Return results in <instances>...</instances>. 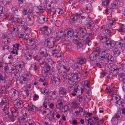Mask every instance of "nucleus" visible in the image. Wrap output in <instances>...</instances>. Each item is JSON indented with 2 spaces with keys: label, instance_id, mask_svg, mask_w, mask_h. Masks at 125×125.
Here are the masks:
<instances>
[{
  "label": "nucleus",
  "instance_id": "nucleus-41",
  "mask_svg": "<svg viewBox=\"0 0 125 125\" xmlns=\"http://www.w3.org/2000/svg\"><path fill=\"white\" fill-rule=\"evenodd\" d=\"M91 120L92 121V122L94 124L96 123H100V122H101L102 123V121L99 120V119L98 117H92L91 118ZM102 124L103 123H102Z\"/></svg>",
  "mask_w": 125,
  "mask_h": 125
},
{
  "label": "nucleus",
  "instance_id": "nucleus-62",
  "mask_svg": "<svg viewBox=\"0 0 125 125\" xmlns=\"http://www.w3.org/2000/svg\"><path fill=\"white\" fill-rule=\"evenodd\" d=\"M63 34H64V33H61L60 32H56V36L62 38L63 36Z\"/></svg>",
  "mask_w": 125,
  "mask_h": 125
},
{
  "label": "nucleus",
  "instance_id": "nucleus-48",
  "mask_svg": "<svg viewBox=\"0 0 125 125\" xmlns=\"http://www.w3.org/2000/svg\"><path fill=\"white\" fill-rule=\"evenodd\" d=\"M8 100L6 98H4L2 99V101L1 102V106H6L8 105Z\"/></svg>",
  "mask_w": 125,
  "mask_h": 125
},
{
  "label": "nucleus",
  "instance_id": "nucleus-36",
  "mask_svg": "<svg viewBox=\"0 0 125 125\" xmlns=\"http://www.w3.org/2000/svg\"><path fill=\"white\" fill-rule=\"evenodd\" d=\"M16 108H17V107H16ZM19 109V110H18V111H17V113H18V112L19 111H21V114L23 115L22 116L26 117L27 115V113H28V112L26 109H22L21 108L19 109L18 108H16V109Z\"/></svg>",
  "mask_w": 125,
  "mask_h": 125
},
{
  "label": "nucleus",
  "instance_id": "nucleus-58",
  "mask_svg": "<svg viewBox=\"0 0 125 125\" xmlns=\"http://www.w3.org/2000/svg\"><path fill=\"white\" fill-rule=\"evenodd\" d=\"M107 9L105 10V12L108 14H111V13L112 10L111 9V8L109 7L107 8L106 7Z\"/></svg>",
  "mask_w": 125,
  "mask_h": 125
},
{
  "label": "nucleus",
  "instance_id": "nucleus-61",
  "mask_svg": "<svg viewBox=\"0 0 125 125\" xmlns=\"http://www.w3.org/2000/svg\"><path fill=\"white\" fill-rule=\"evenodd\" d=\"M117 30L120 32H125V28L124 27H120L117 29Z\"/></svg>",
  "mask_w": 125,
  "mask_h": 125
},
{
  "label": "nucleus",
  "instance_id": "nucleus-60",
  "mask_svg": "<svg viewBox=\"0 0 125 125\" xmlns=\"http://www.w3.org/2000/svg\"><path fill=\"white\" fill-rule=\"evenodd\" d=\"M65 44L67 47L68 48H70V47L71 45V42L69 40H67V42L65 43Z\"/></svg>",
  "mask_w": 125,
  "mask_h": 125
},
{
  "label": "nucleus",
  "instance_id": "nucleus-6",
  "mask_svg": "<svg viewBox=\"0 0 125 125\" xmlns=\"http://www.w3.org/2000/svg\"><path fill=\"white\" fill-rule=\"evenodd\" d=\"M83 85L81 83L76 84L74 87V91L78 94L80 95L85 91Z\"/></svg>",
  "mask_w": 125,
  "mask_h": 125
},
{
  "label": "nucleus",
  "instance_id": "nucleus-19",
  "mask_svg": "<svg viewBox=\"0 0 125 125\" xmlns=\"http://www.w3.org/2000/svg\"><path fill=\"white\" fill-rule=\"evenodd\" d=\"M9 105L1 106V109L2 110V113L4 115H8L9 113Z\"/></svg>",
  "mask_w": 125,
  "mask_h": 125
},
{
  "label": "nucleus",
  "instance_id": "nucleus-64",
  "mask_svg": "<svg viewBox=\"0 0 125 125\" xmlns=\"http://www.w3.org/2000/svg\"><path fill=\"white\" fill-rule=\"evenodd\" d=\"M56 106L57 108L61 109L63 107V103L57 104Z\"/></svg>",
  "mask_w": 125,
  "mask_h": 125
},
{
  "label": "nucleus",
  "instance_id": "nucleus-3",
  "mask_svg": "<svg viewBox=\"0 0 125 125\" xmlns=\"http://www.w3.org/2000/svg\"><path fill=\"white\" fill-rule=\"evenodd\" d=\"M39 64L41 67L44 69L43 73L45 76L48 78L50 77L51 74L54 72L51 70L52 66L44 62L40 63Z\"/></svg>",
  "mask_w": 125,
  "mask_h": 125
},
{
  "label": "nucleus",
  "instance_id": "nucleus-57",
  "mask_svg": "<svg viewBox=\"0 0 125 125\" xmlns=\"http://www.w3.org/2000/svg\"><path fill=\"white\" fill-rule=\"evenodd\" d=\"M92 8V5L90 4H88L87 5L85 9L86 10L87 12H90V10Z\"/></svg>",
  "mask_w": 125,
  "mask_h": 125
},
{
  "label": "nucleus",
  "instance_id": "nucleus-44",
  "mask_svg": "<svg viewBox=\"0 0 125 125\" xmlns=\"http://www.w3.org/2000/svg\"><path fill=\"white\" fill-rule=\"evenodd\" d=\"M113 55L115 57H117L121 53V51L117 49H115L113 51Z\"/></svg>",
  "mask_w": 125,
  "mask_h": 125
},
{
  "label": "nucleus",
  "instance_id": "nucleus-55",
  "mask_svg": "<svg viewBox=\"0 0 125 125\" xmlns=\"http://www.w3.org/2000/svg\"><path fill=\"white\" fill-rule=\"evenodd\" d=\"M27 40H28L29 43H30V44H30V46H32L34 44L35 42L33 40L32 38H28Z\"/></svg>",
  "mask_w": 125,
  "mask_h": 125
},
{
  "label": "nucleus",
  "instance_id": "nucleus-54",
  "mask_svg": "<svg viewBox=\"0 0 125 125\" xmlns=\"http://www.w3.org/2000/svg\"><path fill=\"white\" fill-rule=\"evenodd\" d=\"M33 57L35 60L37 61H39L41 59V57L39 55H33Z\"/></svg>",
  "mask_w": 125,
  "mask_h": 125
},
{
  "label": "nucleus",
  "instance_id": "nucleus-4",
  "mask_svg": "<svg viewBox=\"0 0 125 125\" xmlns=\"http://www.w3.org/2000/svg\"><path fill=\"white\" fill-rule=\"evenodd\" d=\"M78 31L77 32L78 35L76 34L75 37L76 38H78V39L83 40L84 37L88 35L89 34H87L86 29L83 27H80L78 28Z\"/></svg>",
  "mask_w": 125,
  "mask_h": 125
},
{
  "label": "nucleus",
  "instance_id": "nucleus-25",
  "mask_svg": "<svg viewBox=\"0 0 125 125\" xmlns=\"http://www.w3.org/2000/svg\"><path fill=\"white\" fill-rule=\"evenodd\" d=\"M99 38L101 42L104 43H106L109 39L104 34L100 35L99 36Z\"/></svg>",
  "mask_w": 125,
  "mask_h": 125
},
{
  "label": "nucleus",
  "instance_id": "nucleus-24",
  "mask_svg": "<svg viewBox=\"0 0 125 125\" xmlns=\"http://www.w3.org/2000/svg\"><path fill=\"white\" fill-rule=\"evenodd\" d=\"M47 50L44 48L42 47L39 50V52L41 55H42V56L44 58L48 56V54L47 53Z\"/></svg>",
  "mask_w": 125,
  "mask_h": 125
},
{
  "label": "nucleus",
  "instance_id": "nucleus-2",
  "mask_svg": "<svg viewBox=\"0 0 125 125\" xmlns=\"http://www.w3.org/2000/svg\"><path fill=\"white\" fill-rule=\"evenodd\" d=\"M93 36V34L92 33L91 34L89 33L88 36L86 37L85 40H83V39L81 40L76 39L74 40L73 42L80 46H82L83 44H86L89 46L91 45V40L92 39V38Z\"/></svg>",
  "mask_w": 125,
  "mask_h": 125
},
{
  "label": "nucleus",
  "instance_id": "nucleus-16",
  "mask_svg": "<svg viewBox=\"0 0 125 125\" xmlns=\"http://www.w3.org/2000/svg\"><path fill=\"white\" fill-rule=\"evenodd\" d=\"M47 20V17L45 15H41L39 16L38 18V21L39 23L43 24Z\"/></svg>",
  "mask_w": 125,
  "mask_h": 125
},
{
  "label": "nucleus",
  "instance_id": "nucleus-9",
  "mask_svg": "<svg viewBox=\"0 0 125 125\" xmlns=\"http://www.w3.org/2000/svg\"><path fill=\"white\" fill-rule=\"evenodd\" d=\"M47 43V46L50 48H52L53 47L54 44L56 42V40L53 37L49 38L45 41Z\"/></svg>",
  "mask_w": 125,
  "mask_h": 125
},
{
  "label": "nucleus",
  "instance_id": "nucleus-63",
  "mask_svg": "<svg viewBox=\"0 0 125 125\" xmlns=\"http://www.w3.org/2000/svg\"><path fill=\"white\" fill-rule=\"evenodd\" d=\"M56 12L58 14H62L63 13V11L61 9H57Z\"/></svg>",
  "mask_w": 125,
  "mask_h": 125
},
{
  "label": "nucleus",
  "instance_id": "nucleus-12",
  "mask_svg": "<svg viewBox=\"0 0 125 125\" xmlns=\"http://www.w3.org/2000/svg\"><path fill=\"white\" fill-rule=\"evenodd\" d=\"M109 72L110 73V74L112 75L113 73L114 74L118 72L119 69L118 66L115 65H114L109 68Z\"/></svg>",
  "mask_w": 125,
  "mask_h": 125
},
{
  "label": "nucleus",
  "instance_id": "nucleus-22",
  "mask_svg": "<svg viewBox=\"0 0 125 125\" xmlns=\"http://www.w3.org/2000/svg\"><path fill=\"white\" fill-rule=\"evenodd\" d=\"M27 22L29 25H31L34 23V17L31 14H29L27 16Z\"/></svg>",
  "mask_w": 125,
  "mask_h": 125
},
{
  "label": "nucleus",
  "instance_id": "nucleus-5",
  "mask_svg": "<svg viewBox=\"0 0 125 125\" xmlns=\"http://www.w3.org/2000/svg\"><path fill=\"white\" fill-rule=\"evenodd\" d=\"M111 99L112 100L116 101L115 103V105L119 108L124 106V100L121 99L120 97L116 94H113L112 96Z\"/></svg>",
  "mask_w": 125,
  "mask_h": 125
},
{
  "label": "nucleus",
  "instance_id": "nucleus-37",
  "mask_svg": "<svg viewBox=\"0 0 125 125\" xmlns=\"http://www.w3.org/2000/svg\"><path fill=\"white\" fill-rule=\"evenodd\" d=\"M114 57L110 55L107 58V60L105 62V64L107 62H109L110 64H112L114 62Z\"/></svg>",
  "mask_w": 125,
  "mask_h": 125
},
{
  "label": "nucleus",
  "instance_id": "nucleus-40",
  "mask_svg": "<svg viewBox=\"0 0 125 125\" xmlns=\"http://www.w3.org/2000/svg\"><path fill=\"white\" fill-rule=\"evenodd\" d=\"M118 78L120 81H123L125 80V74L123 73H120L118 75Z\"/></svg>",
  "mask_w": 125,
  "mask_h": 125
},
{
  "label": "nucleus",
  "instance_id": "nucleus-29",
  "mask_svg": "<svg viewBox=\"0 0 125 125\" xmlns=\"http://www.w3.org/2000/svg\"><path fill=\"white\" fill-rule=\"evenodd\" d=\"M120 4V2L119 1L117 0H115L111 4V8L113 9H115Z\"/></svg>",
  "mask_w": 125,
  "mask_h": 125
},
{
  "label": "nucleus",
  "instance_id": "nucleus-1",
  "mask_svg": "<svg viewBox=\"0 0 125 125\" xmlns=\"http://www.w3.org/2000/svg\"><path fill=\"white\" fill-rule=\"evenodd\" d=\"M70 63L69 64H62V63L60 62L58 63L57 66V69L61 73H65L72 72V70L71 69L70 67L71 66L74 71H78L79 69L78 64L77 62L73 63L72 65H69Z\"/></svg>",
  "mask_w": 125,
  "mask_h": 125
},
{
  "label": "nucleus",
  "instance_id": "nucleus-26",
  "mask_svg": "<svg viewBox=\"0 0 125 125\" xmlns=\"http://www.w3.org/2000/svg\"><path fill=\"white\" fill-rule=\"evenodd\" d=\"M13 21L15 23L21 24V26H24L25 24V22L21 18H16L13 19Z\"/></svg>",
  "mask_w": 125,
  "mask_h": 125
},
{
  "label": "nucleus",
  "instance_id": "nucleus-7",
  "mask_svg": "<svg viewBox=\"0 0 125 125\" xmlns=\"http://www.w3.org/2000/svg\"><path fill=\"white\" fill-rule=\"evenodd\" d=\"M52 75L51 80L53 83H55L57 85H59L61 83L60 77L56 73L53 72L51 74Z\"/></svg>",
  "mask_w": 125,
  "mask_h": 125
},
{
  "label": "nucleus",
  "instance_id": "nucleus-59",
  "mask_svg": "<svg viewBox=\"0 0 125 125\" xmlns=\"http://www.w3.org/2000/svg\"><path fill=\"white\" fill-rule=\"evenodd\" d=\"M6 88L5 86L2 87L0 89V93L2 94L6 91Z\"/></svg>",
  "mask_w": 125,
  "mask_h": 125
},
{
  "label": "nucleus",
  "instance_id": "nucleus-38",
  "mask_svg": "<svg viewBox=\"0 0 125 125\" xmlns=\"http://www.w3.org/2000/svg\"><path fill=\"white\" fill-rule=\"evenodd\" d=\"M45 59L46 60V63H48V64L52 66V65L53 64L54 62L52 61V59L49 57L48 56L45 57Z\"/></svg>",
  "mask_w": 125,
  "mask_h": 125
},
{
  "label": "nucleus",
  "instance_id": "nucleus-56",
  "mask_svg": "<svg viewBox=\"0 0 125 125\" xmlns=\"http://www.w3.org/2000/svg\"><path fill=\"white\" fill-rule=\"evenodd\" d=\"M108 22L109 23L108 26L109 27L112 26L115 24V23L114 21V20L113 19H109L108 20Z\"/></svg>",
  "mask_w": 125,
  "mask_h": 125
},
{
  "label": "nucleus",
  "instance_id": "nucleus-30",
  "mask_svg": "<svg viewBox=\"0 0 125 125\" xmlns=\"http://www.w3.org/2000/svg\"><path fill=\"white\" fill-rule=\"evenodd\" d=\"M47 96L48 98L49 99H55L56 97V92H50V93H49V94Z\"/></svg>",
  "mask_w": 125,
  "mask_h": 125
},
{
  "label": "nucleus",
  "instance_id": "nucleus-28",
  "mask_svg": "<svg viewBox=\"0 0 125 125\" xmlns=\"http://www.w3.org/2000/svg\"><path fill=\"white\" fill-rule=\"evenodd\" d=\"M59 93L60 95L64 96L66 95L67 91L64 87H61L59 89Z\"/></svg>",
  "mask_w": 125,
  "mask_h": 125
},
{
  "label": "nucleus",
  "instance_id": "nucleus-35",
  "mask_svg": "<svg viewBox=\"0 0 125 125\" xmlns=\"http://www.w3.org/2000/svg\"><path fill=\"white\" fill-rule=\"evenodd\" d=\"M99 61L100 62L99 63H97L96 65V66L98 67L99 68H101L106 64L105 63V62L103 60H101L100 58Z\"/></svg>",
  "mask_w": 125,
  "mask_h": 125
},
{
  "label": "nucleus",
  "instance_id": "nucleus-27",
  "mask_svg": "<svg viewBox=\"0 0 125 125\" xmlns=\"http://www.w3.org/2000/svg\"><path fill=\"white\" fill-rule=\"evenodd\" d=\"M1 38L2 41L6 45L10 43V39L8 36L4 35L2 36Z\"/></svg>",
  "mask_w": 125,
  "mask_h": 125
},
{
  "label": "nucleus",
  "instance_id": "nucleus-8",
  "mask_svg": "<svg viewBox=\"0 0 125 125\" xmlns=\"http://www.w3.org/2000/svg\"><path fill=\"white\" fill-rule=\"evenodd\" d=\"M29 73H27L26 76L24 77H22L20 79L19 83L21 84H26L28 82L31 78V76H29Z\"/></svg>",
  "mask_w": 125,
  "mask_h": 125
},
{
  "label": "nucleus",
  "instance_id": "nucleus-17",
  "mask_svg": "<svg viewBox=\"0 0 125 125\" xmlns=\"http://www.w3.org/2000/svg\"><path fill=\"white\" fill-rule=\"evenodd\" d=\"M18 110H19V109H15V108H12L11 109V113H12V115L13 117H10V120L12 122H13L14 120V117H15L17 116L18 115L17 112L18 111Z\"/></svg>",
  "mask_w": 125,
  "mask_h": 125
},
{
  "label": "nucleus",
  "instance_id": "nucleus-52",
  "mask_svg": "<svg viewBox=\"0 0 125 125\" xmlns=\"http://www.w3.org/2000/svg\"><path fill=\"white\" fill-rule=\"evenodd\" d=\"M110 2V0H102V4L103 5L108 6Z\"/></svg>",
  "mask_w": 125,
  "mask_h": 125
},
{
  "label": "nucleus",
  "instance_id": "nucleus-21",
  "mask_svg": "<svg viewBox=\"0 0 125 125\" xmlns=\"http://www.w3.org/2000/svg\"><path fill=\"white\" fill-rule=\"evenodd\" d=\"M26 117L23 116H21L18 118V122L20 125H23L26 124V123L28 120Z\"/></svg>",
  "mask_w": 125,
  "mask_h": 125
},
{
  "label": "nucleus",
  "instance_id": "nucleus-39",
  "mask_svg": "<svg viewBox=\"0 0 125 125\" xmlns=\"http://www.w3.org/2000/svg\"><path fill=\"white\" fill-rule=\"evenodd\" d=\"M25 125H40L39 123H37L35 124L34 121L31 120L29 119L26 123V124Z\"/></svg>",
  "mask_w": 125,
  "mask_h": 125
},
{
  "label": "nucleus",
  "instance_id": "nucleus-10",
  "mask_svg": "<svg viewBox=\"0 0 125 125\" xmlns=\"http://www.w3.org/2000/svg\"><path fill=\"white\" fill-rule=\"evenodd\" d=\"M102 56L100 58L101 60L106 61L107 58L109 57L110 55V52L107 49H104L102 50L101 52Z\"/></svg>",
  "mask_w": 125,
  "mask_h": 125
},
{
  "label": "nucleus",
  "instance_id": "nucleus-49",
  "mask_svg": "<svg viewBox=\"0 0 125 125\" xmlns=\"http://www.w3.org/2000/svg\"><path fill=\"white\" fill-rule=\"evenodd\" d=\"M23 64H18L16 65V68H15L16 70H15L17 71L20 72L22 70V69L23 67Z\"/></svg>",
  "mask_w": 125,
  "mask_h": 125
},
{
  "label": "nucleus",
  "instance_id": "nucleus-53",
  "mask_svg": "<svg viewBox=\"0 0 125 125\" xmlns=\"http://www.w3.org/2000/svg\"><path fill=\"white\" fill-rule=\"evenodd\" d=\"M19 72L17 71H14V72L13 73H12L15 77L16 79L19 77L20 76V73H19Z\"/></svg>",
  "mask_w": 125,
  "mask_h": 125
},
{
  "label": "nucleus",
  "instance_id": "nucleus-11",
  "mask_svg": "<svg viewBox=\"0 0 125 125\" xmlns=\"http://www.w3.org/2000/svg\"><path fill=\"white\" fill-rule=\"evenodd\" d=\"M16 90L14 89L10 90L9 92V97L13 100H16L17 99L16 96L17 95Z\"/></svg>",
  "mask_w": 125,
  "mask_h": 125
},
{
  "label": "nucleus",
  "instance_id": "nucleus-13",
  "mask_svg": "<svg viewBox=\"0 0 125 125\" xmlns=\"http://www.w3.org/2000/svg\"><path fill=\"white\" fill-rule=\"evenodd\" d=\"M115 44L114 41L111 40L109 39L105 43V46L106 48L111 49L113 48Z\"/></svg>",
  "mask_w": 125,
  "mask_h": 125
},
{
  "label": "nucleus",
  "instance_id": "nucleus-20",
  "mask_svg": "<svg viewBox=\"0 0 125 125\" xmlns=\"http://www.w3.org/2000/svg\"><path fill=\"white\" fill-rule=\"evenodd\" d=\"M64 36L65 37L68 38L74 36L73 35L74 32L72 29H71L67 31H64Z\"/></svg>",
  "mask_w": 125,
  "mask_h": 125
},
{
  "label": "nucleus",
  "instance_id": "nucleus-50",
  "mask_svg": "<svg viewBox=\"0 0 125 125\" xmlns=\"http://www.w3.org/2000/svg\"><path fill=\"white\" fill-rule=\"evenodd\" d=\"M120 114L117 113L115 114L114 117L112 118V119L115 121H117L120 119Z\"/></svg>",
  "mask_w": 125,
  "mask_h": 125
},
{
  "label": "nucleus",
  "instance_id": "nucleus-34",
  "mask_svg": "<svg viewBox=\"0 0 125 125\" xmlns=\"http://www.w3.org/2000/svg\"><path fill=\"white\" fill-rule=\"evenodd\" d=\"M45 10V8L44 7L39 6L36 8V11H35L34 13L36 12V13H38L39 12L40 13L43 12Z\"/></svg>",
  "mask_w": 125,
  "mask_h": 125
},
{
  "label": "nucleus",
  "instance_id": "nucleus-47",
  "mask_svg": "<svg viewBox=\"0 0 125 125\" xmlns=\"http://www.w3.org/2000/svg\"><path fill=\"white\" fill-rule=\"evenodd\" d=\"M32 12V10L29 9H24L23 10V12L24 15L28 14V15L31 14Z\"/></svg>",
  "mask_w": 125,
  "mask_h": 125
},
{
  "label": "nucleus",
  "instance_id": "nucleus-14",
  "mask_svg": "<svg viewBox=\"0 0 125 125\" xmlns=\"http://www.w3.org/2000/svg\"><path fill=\"white\" fill-rule=\"evenodd\" d=\"M15 67L12 65H8L4 68V69L7 73H13L14 72Z\"/></svg>",
  "mask_w": 125,
  "mask_h": 125
},
{
  "label": "nucleus",
  "instance_id": "nucleus-45",
  "mask_svg": "<svg viewBox=\"0 0 125 125\" xmlns=\"http://www.w3.org/2000/svg\"><path fill=\"white\" fill-rule=\"evenodd\" d=\"M28 109L29 110H31L33 112H35L37 108L34 106L30 104L28 106Z\"/></svg>",
  "mask_w": 125,
  "mask_h": 125
},
{
  "label": "nucleus",
  "instance_id": "nucleus-32",
  "mask_svg": "<svg viewBox=\"0 0 125 125\" xmlns=\"http://www.w3.org/2000/svg\"><path fill=\"white\" fill-rule=\"evenodd\" d=\"M7 78L5 74L0 73V83H3L6 82Z\"/></svg>",
  "mask_w": 125,
  "mask_h": 125
},
{
  "label": "nucleus",
  "instance_id": "nucleus-15",
  "mask_svg": "<svg viewBox=\"0 0 125 125\" xmlns=\"http://www.w3.org/2000/svg\"><path fill=\"white\" fill-rule=\"evenodd\" d=\"M81 75V74L78 71H77L74 73L73 76H72V80H71V81H72V83L77 81V79L80 78Z\"/></svg>",
  "mask_w": 125,
  "mask_h": 125
},
{
  "label": "nucleus",
  "instance_id": "nucleus-18",
  "mask_svg": "<svg viewBox=\"0 0 125 125\" xmlns=\"http://www.w3.org/2000/svg\"><path fill=\"white\" fill-rule=\"evenodd\" d=\"M42 30L43 33L47 35H50L51 32V29L47 26H45L42 27Z\"/></svg>",
  "mask_w": 125,
  "mask_h": 125
},
{
  "label": "nucleus",
  "instance_id": "nucleus-23",
  "mask_svg": "<svg viewBox=\"0 0 125 125\" xmlns=\"http://www.w3.org/2000/svg\"><path fill=\"white\" fill-rule=\"evenodd\" d=\"M20 46L19 43L15 44L13 45V51H11V52L12 53L16 54H18V51L19 49V47Z\"/></svg>",
  "mask_w": 125,
  "mask_h": 125
},
{
  "label": "nucleus",
  "instance_id": "nucleus-43",
  "mask_svg": "<svg viewBox=\"0 0 125 125\" xmlns=\"http://www.w3.org/2000/svg\"><path fill=\"white\" fill-rule=\"evenodd\" d=\"M81 14L80 13L78 14L76 13L75 15L72 16V17L71 18V20L73 21H76L78 18H80V17L82 18V16H81Z\"/></svg>",
  "mask_w": 125,
  "mask_h": 125
},
{
  "label": "nucleus",
  "instance_id": "nucleus-46",
  "mask_svg": "<svg viewBox=\"0 0 125 125\" xmlns=\"http://www.w3.org/2000/svg\"><path fill=\"white\" fill-rule=\"evenodd\" d=\"M48 10L49 11V15L52 16V17L53 15L56 12V9L54 8H52L50 10L49 9Z\"/></svg>",
  "mask_w": 125,
  "mask_h": 125
},
{
  "label": "nucleus",
  "instance_id": "nucleus-51",
  "mask_svg": "<svg viewBox=\"0 0 125 125\" xmlns=\"http://www.w3.org/2000/svg\"><path fill=\"white\" fill-rule=\"evenodd\" d=\"M41 92L42 93H43L45 95H46L47 94L48 95L49 93H50V92H49L48 91V90L47 89V87L42 89L41 90Z\"/></svg>",
  "mask_w": 125,
  "mask_h": 125
},
{
  "label": "nucleus",
  "instance_id": "nucleus-31",
  "mask_svg": "<svg viewBox=\"0 0 125 125\" xmlns=\"http://www.w3.org/2000/svg\"><path fill=\"white\" fill-rule=\"evenodd\" d=\"M98 55V53L96 52H94L90 55L89 58L92 61H95L97 59Z\"/></svg>",
  "mask_w": 125,
  "mask_h": 125
},
{
  "label": "nucleus",
  "instance_id": "nucleus-42",
  "mask_svg": "<svg viewBox=\"0 0 125 125\" xmlns=\"http://www.w3.org/2000/svg\"><path fill=\"white\" fill-rule=\"evenodd\" d=\"M72 76L70 74L68 73L65 76V80L66 81L70 83H72V81L71 80H72Z\"/></svg>",
  "mask_w": 125,
  "mask_h": 125
},
{
  "label": "nucleus",
  "instance_id": "nucleus-33",
  "mask_svg": "<svg viewBox=\"0 0 125 125\" xmlns=\"http://www.w3.org/2000/svg\"><path fill=\"white\" fill-rule=\"evenodd\" d=\"M86 59L85 58L80 57L78 58L77 60V62L79 64L82 65L85 63Z\"/></svg>",
  "mask_w": 125,
  "mask_h": 125
}]
</instances>
